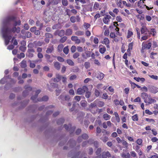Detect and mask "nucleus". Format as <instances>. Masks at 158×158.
Masks as SVG:
<instances>
[{"label": "nucleus", "mask_w": 158, "mask_h": 158, "mask_svg": "<svg viewBox=\"0 0 158 158\" xmlns=\"http://www.w3.org/2000/svg\"><path fill=\"white\" fill-rule=\"evenodd\" d=\"M20 20L16 22L12 16L8 17L2 20L1 32L6 45L9 44L13 33L15 32L18 33L20 31L19 27L16 28L15 27L20 25Z\"/></svg>", "instance_id": "1"}, {"label": "nucleus", "mask_w": 158, "mask_h": 158, "mask_svg": "<svg viewBox=\"0 0 158 158\" xmlns=\"http://www.w3.org/2000/svg\"><path fill=\"white\" fill-rule=\"evenodd\" d=\"M141 96L144 99V102L146 103V105L156 102L155 99L151 98L150 96H148L146 93H142Z\"/></svg>", "instance_id": "2"}, {"label": "nucleus", "mask_w": 158, "mask_h": 158, "mask_svg": "<svg viewBox=\"0 0 158 158\" xmlns=\"http://www.w3.org/2000/svg\"><path fill=\"white\" fill-rule=\"evenodd\" d=\"M88 90V88L85 86H83L81 88H79L77 90V94L79 95H82L85 92Z\"/></svg>", "instance_id": "3"}, {"label": "nucleus", "mask_w": 158, "mask_h": 158, "mask_svg": "<svg viewBox=\"0 0 158 158\" xmlns=\"http://www.w3.org/2000/svg\"><path fill=\"white\" fill-rule=\"evenodd\" d=\"M10 80L11 82L13 83H15L16 81L12 79H9L8 76H5L3 78H2L0 81V84H4L6 81V79Z\"/></svg>", "instance_id": "4"}, {"label": "nucleus", "mask_w": 158, "mask_h": 158, "mask_svg": "<svg viewBox=\"0 0 158 158\" xmlns=\"http://www.w3.org/2000/svg\"><path fill=\"white\" fill-rule=\"evenodd\" d=\"M111 18V17L110 15L105 16L103 18V23L106 24H108Z\"/></svg>", "instance_id": "5"}, {"label": "nucleus", "mask_w": 158, "mask_h": 158, "mask_svg": "<svg viewBox=\"0 0 158 158\" xmlns=\"http://www.w3.org/2000/svg\"><path fill=\"white\" fill-rule=\"evenodd\" d=\"M59 99H61L62 101L64 100L68 101L70 99V97L69 95L64 96L63 95H61L59 97Z\"/></svg>", "instance_id": "6"}, {"label": "nucleus", "mask_w": 158, "mask_h": 158, "mask_svg": "<svg viewBox=\"0 0 158 158\" xmlns=\"http://www.w3.org/2000/svg\"><path fill=\"white\" fill-rule=\"evenodd\" d=\"M45 56L47 59L48 62L50 63H52V62L54 60L53 58L54 57L53 56H51L50 55L48 54H46Z\"/></svg>", "instance_id": "7"}, {"label": "nucleus", "mask_w": 158, "mask_h": 158, "mask_svg": "<svg viewBox=\"0 0 158 158\" xmlns=\"http://www.w3.org/2000/svg\"><path fill=\"white\" fill-rule=\"evenodd\" d=\"M71 40L74 41L76 44H79L81 42V40L79 39L78 37L76 36H72L71 38Z\"/></svg>", "instance_id": "8"}, {"label": "nucleus", "mask_w": 158, "mask_h": 158, "mask_svg": "<svg viewBox=\"0 0 158 158\" xmlns=\"http://www.w3.org/2000/svg\"><path fill=\"white\" fill-rule=\"evenodd\" d=\"M62 76L59 74H57L56 75V77L53 80L54 82H59L62 79Z\"/></svg>", "instance_id": "9"}, {"label": "nucleus", "mask_w": 158, "mask_h": 158, "mask_svg": "<svg viewBox=\"0 0 158 158\" xmlns=\"http://www.w3.org/2000/svg\"><path fill=\"white\" fill-rule=\"evenodd\" d=\"M106 51V49L104 46L102 45L99 46V52L101 54H104Z\"/></svg>", "instance_id": "10"}, {"label": "nucleus", "mask_w": 158, "mask_h": 158, "mask_svg": "<svg viewBox=\"0 0 158 158\" xmlns=\"http://www.w3.org/2000/svg\"><path fill=\"white\" fill-rule=\"evenodd\" d=\"M102 43L103 44H105L107 48H110V41L108 38H104L103 40V41L102 42Z\"/></svg>", "instance_id": "11"}, {"label": "nucleus", "mask_w": 158, "mask_h": 158, "mask_svg": "<svg viewBox=\"0 0 158 158\" xmlns=\"http://www.w3.org/2000/svg\"><path fill=\"white\" fill-rule=\"evenodd\" d=\"M40 92V90H38L36 92L35 95L34 96H33L31 97V99L34 102H36L37 101L36 98L38 96V94Z\"/></svg>", "instance_id": "12"}, {"label": "nucleus", "mask_w": 158, "mask_h": 158, "mask_svg": "<svg viewBox=\"0 0 158 158\" xmlns=\"http://www.w3.org/2000/svg\"><path fill=\"white\" fill-rule=\"evenodd\" d=\"M150 91L153 93H156L158 92V88L154 86H151L150 87Z\"/></svg>", "instance_id": "13"}, {"label": "nucleus", "mask_w": 158, "mask_h": 158, "mask_svg": "<svg viewBox=\"0 0 158 158\" xmlns=\"http://www.w3.org/2000/svg\"><path fill=\"white\" fill-rule=\"evenodd\" d=\"M64 31L63 30H61L60 31H57L55 33L60 36H62L64 35Z\"/></svg>", "instance_id": "14"}, {"label": "nucleus", "mask_w": 158, "mask_h": 158, "mask_svg": "<svg viewBox=\"0 0 158 158\" xmlns=\"http://www.w3.org/2000/svg\"><path fill=\"white\" fill-rule=\"evenodd\" d=\"M147 29L145 25H142V27L140 29V31L141 34L145 33L147 31Z\"/></svg>", "instance_id": "15"}, {"label": "nucleus", "mask_w": 158, "mask_h": 158, "mask_svg": "<svg viewBox=\"0 0 158 158\" xmlns=\"http://www.w3.org/2000/svg\"><path fill=\"white\" fill-rule=\"evenodd\" d=\"M149 34L152 35L153 36H155L156 35V30L154 28H152L149 31Z\"/></svg>", "instance_id": "16"}, {"label": "nucleus", "mask_w": 158, "mask_h": 158, "mask_svg": "<svg viewBox=\"0 0 158 158\" xmlns=\"http://www.w3.org/2000/svg\"><path fill=\"white\" fill-rule=\"evenodd\" d=\"M123 1L122 0H117V5L118 6L122 8L123 7Z\"/></svg>", "instance_id": "17"}, {"label": "nucleus", "mask_w": 158, "mask_h": 158, "mask_svg": "<svg viewBox=\"0 0 158 158\" xmlns=\"http://www.w3.org/2000/svg\"><path fill=\"white\" fill-rule=\"evenodd\" d=\"M104 155H106L107 157H110V154L108 152H103L102 155V158H106V157L104 156Z\"/></svg>", "instance_id": "18"}, {"label": "nucleus", "mask_w": 158, "mask_h": 158, "mask_svg": "<svg viewBox=\"0 0 158 158\" xmlns=\"http://www.w3.org/2000/svg\"><path fill=\"white\" fill-rule=\"evenodd\" d=\"M103 117L105 120H108L110 119L111 116L107 114H103Z\"/></svg>", "instance_id": "19"}, {"label": "nucleus", "mask_w": 158, "mask_h": 158, "mask_svg": "<svg viewBox=\"0 0 158 158\" xmlns=\"http://www.w3.org/2000/svg\"><path fill=\"white\" fill-rule=\"evenodd\" d=\"M54 66L57 70H59L60 68V64L58 62H55L54 63Z\"/></svg>", "instance_id": "20"}, {"label": "nucleus", "mask_w": 158, "mask_h": 158, "mask_svg": "<svg viewBox=\"0 0 158 158\" xmlns=\"http://www.w3.org/2000/svg\"><path fill=\"white\" fill-rule=\"evenodd\" d=\"M104 75L103 73H98L97 78L100 80H102L104 77Z\"/></svg>", "instance_id": "21"}, {"label": "nucleus", "mask_w": 158, "mask_h": 158, "mask_svg": "<svg viewBox=\"0 0 158 158\" xmlns=\"http://www.w3.org/2000/svg\"><path fill=\"white\" fill-rule=\"evenodd\" d=\"M114 114L115 116L116 121L118 123H119L120 121V119L118 113L117 112H115Z\"/></svg>", "instance_id": "22"}, {"label": "nucleus", "mask_w": 158, "mask_h": 158, "mask_svg": "<svg viewBox=\"0 0 158 158\" xmlns=\"http://www.w3.org/2000/svg\"><path fill=\"white\" fill-rule=\"evenodd\" d=\"M72 30L70 29H67L66 31L65 35H70L72 33Z\"/></svg>", "instance_id": "23"}, {"label": "nucleus", "mask_w": 158, "mask_h": 158, "mask_svg": "<svg viewBox=\"0 0 158 158\" xmlns=\"http://www.w3.org/2000/svg\"><path fill=\"white\" fill-rule=\"evenodd\" d=\"M121 143H122L123 145V146L124 148H127L128 143L126 141L124 140H123L122 141Z\"/></svg>", "instance_id": "24"}, {"label": "nucleus", "mask_w": 158, "mask_h": 158, "mask_svg": "<svg viewBox=\"0 0 158 158\" xmlns=\"http://www.w3.org/2000/svg\"><path fill=\"white\" fill-rule=\"evenodd\" d=\"M29 62H30V67L32 68H35V62L33 61H32L31 60H29Z\"/></svg>", "instance_id": "25"}, {"label": "nucleus", "mask_w": 158, "mask_h": 158, "mask_svg": "<svg viewBox=\"0 0 158 158\" xmlns=\"http://www.w3.org/2000/svg\"><path fill=\"white\" fill-rule=\"evenodd\" d=\"M133 35V32L130 30H128L127 31V37L129 38L131 37Z\"/></svg>", "instance_id": "26"}, {"label": "nucleus", "mask_w": 158, "mask_h": 158, "mask_svg": "<svg viewBox=\"0 0 158 158\" xmlns=\"http://www.w3.org/2000/svg\"><path fill=\"white\" fill-rule=\"evenodd\" d=\"M67 63L69 65L73 66L74 65V63L73 61L70 59H68L67 60Z\"/></svg>", "instance_id": "27"}, {"label": "nucleus", "mask_w": 158, "mask_h": 158, "mask_svg": "<svg viewBox=\"0 0 158 158\" xmlns=\"http://www.w3.org/2000/svg\"><path fill=\"white\" fill-rule=\"evenodd\" d=\"M84 32L82 31H78L75 33L76 35L80 36L83 35L84 34Z\"/></svg>", "instance_id": "28"}, {"label": "nucleus", "mask_w": 158, "mask_h": 158, "mask_svg": "<svg viewBox=\"0 0 158 158\" xmlns=\"http://www.w3.org/2000/svg\"><path fill=\"white\" fill-rule=\"evenodd\" d=\"M26 62L25 61L23 60L21 63V66L22 68H25L26 67Z\"/></svg>", "instance_id": "29"}, {"label": "nucleus", "mask_w": 158, "mask_h": 158, "mask_svg": "<svg viewBox=\"0 0 158 158\" xmlns=\"http://www.w3.org/2000/svg\"><path fill=\"white\" fill-rule=\"evenodd\" d=\"M81 104L82 107H85L86 106L87 102L84 100H82L81 102Z\"/></svg>", "instance_id": "30"}, {"label": "nucleus", "mask_w": 158, "mask_h": 158, "mask_svg": "<svg viewBox=\"0 0 158 158\" xmlns=\"http://www.w3.org/2000/svg\"><path fill=\"white\" fill-rule=\"evenodd\" d=\"M63 52L66 54L69 53V49L68 46L65 47L63 50Z\"/></svg>", "instance_id": "31"}, {"label": "nucleus", "mask_w": 158, "mask_h": 158, "mask_svg": "<svg viewBox=\"0 0 158 158\" xmlns=\"http://www.w3.org/2000/svg\"><path fill=\"white\" fill-rule=\"evenodd\" d=\"M132 119L134 121H138V118L137 114H136L134 115H133L132 117Z\"/></svg>", "instance_id": "32"}, {"label": "nucleus", "mask_w": 158, "mask_h": 158, "mask_svg": "<svg viewBox=\"0 0 158 158\" xmlns=\"http://www.w3.org/2000/svg\"><path fill=\"white\" fill-rule=\"evenodd\" d=\"M133 149L136 151V152L140 150L139 146L137 145H136L135 146H133Z\"/></svg>", "instance_id": "33"}, {"label": "nucleus", "mask_w": 158, "mask_h": 158, "mask_svg": "<svg viewBox=\"0 0 158 158\" xmlns=\"http://www.w3.org/2000/svg\"><path fill=\"white\" fill-rule=\"evenodd\" d=\"M19 50L22 52H24L26 50V48L25 46H21L19 47Z\"/></svg>", "instance_id": "34"}, {"label": "nucleus", "mask_w": 158, "mask_h": 158, "mask_svg": "<svg viewBox=\"0 0 158 158\" xmlns=\"http://www.w3.org/2000/svg\"><path fill=\"white\" fill-rule=\"evenodd\" d=\"M62 3L64 6H66L68 5L67 0H62Z\"/></svg>", "instance_id": "35"}, {"label": "nucleus", "mask_w": 158, "mask_h": 158, "mask_svg": "<svg viewBox=\"0 0 158 158\" xmlns=\"http://www.w3.org/2000/svg\"><path fill=\"white\" fill-rule=\"evenodd\" d=\"M99 107H102L104 105V103L102 101H99L98 102L97 105Z\"/></svg>", "instance_id": "36"}, {"label": "nucleus", "mask_w": 158, "mask_h": 158, "mask_svg": "<svg viewBox=\"0 0 158 158\" xmlns=\"http://www.w3.org/2000/svg\"><path fill=\"white\" fill-rule=\"evenodd\" d=\"M83 26L86 29H87L90 26V25L88 23H84Z\"/></svg>", "instance_id": "37"}, {"label": "nucleus", "mask_w": 158, "mask_h": 158, "mask_svg": "<svg viewBox=\"0 0 158 158\" xmlns=\"http://www.w3.org/2000/svg\"><path fill=\"white\" fill-rule=\"evenodd\" d=\"M100 4L97 2H95L94 5V8L96 9H97L99 6Z\"/></svg>", "instance_id": "38"}, {"label": "nucleus", "mask_w": 158, "mask_h": 158, "mask_svg": "<svg viewBox=\"0 0 158 158\" xmlns=\"http://www.w3.org/2000/svg\"><path fill=\"white\" fill-rule=\"evenodd\" d=\"M53 50V48L52 47H50V48H48L46 51V52L48 53H51Z\"/></svg>", "instance_id": "39"}, {"label": "nucleus", "mask_w": 158, "mask_h": 158, "mask_svg": "<svg viewBox=\"0 0 158 158\" xmlns=\"http://www.w3.org/2000/svg\"><path fill=\"white\" fill-rule=\"evenodd\" d=\"M145 120L146 121L149 122H151L152 123H154V122H155V120L152 118H146L145 119Z\"/></svg>", "instance_id": "40"}, {"label": "nucleus", "mask_w": 158, "mask_h": 158, "mask_svg": "<svg viewBox=\"0 0 158 158\" xmlns=\"http://www.w3.org/2000/svg\"><path fill=\"white\" fill-rule=\"evenodd\" d=\"M77 49V48L75 46L73 45L72 46L71 48V51L73 53Z\"/></svg>", "instance_id": "41"}, {"label": "nucleus", "mask_w": 158, "mask_h": 158, "mask_svg": "<svg viewBox=\"0 0 158 158\" xmlns=\"http://www.w3.org/2000/svg\"><path fill=\"white\" fill-rule=\"evenodd\" d=\"M149 76L152 79L155 80H157L158 79V76L156 75H149Z\"/></svg>", "instance_id": "42"}, {"label": "nucleus", "mask_w": 158, "mask_h": 158, "mask_svg": "<svg viewBox=\"0 0 158 158\" xmlns=\"http://www.w3.org/2000/svg\"><path fill=\"white\" fill-rule=\"evenodd\" d=\"M84 66L86 69H88L90 66V63L88 62H85V63Z\"/></svg>", "instance_id": "43"}, {"label": "nucleus", "mask_w": 158, "mask_h": 158, "mask_svg": "<svg viewBox=\"0 0 158 158\" xmlns=\"http://www.w3.org/2000/svg\"><path fill=\"white\" fill-rule=\"evenodd\" d=\"M142 142V140L140 139H139L136 140V143L139 145H141Z\"/></svg>", "instance_id": "44"}, {"label": "nucleus", "mask_w": 158, "mask_h": 158, "mask_svg": "<svg viewBox=\"0 0 158 158\" xmlns=\"http://www.w3.org/2000/svg\"><path fill=\"white\" fill-rule=\"evenodd\" d=\"M63 47L64 46L62 44H60L58 46V50L59 51H61Z\"/></svg>", "instance_id": "45"}, {"label": "nucleus", "mask_w": 158, "mask_h": 158, "mask_svg": "<svg viewBox=\"0 0 158 158\" xmlns=\"http://www.w3.org/2000/svg\"><path fill=\"white\" fill-rule=\"evenodd\" d=\"M116 20L119 22H121L122 21V18H121V17L120 16H118L116 17Z\"/></svg>", "instance_id": "46"}, {"label": "nucleus", "mask_w": 158, "mask_h": 158, "mask_svg": "<svg viewBox=\"0 0 158 158\" xmlns=\"http://www.w3.org/2000/svg\"><path fill=\"white\" fill-rule=\"evenodd\" d=\"M14 39H15V38L14 37H13L12 38V40L11 41V43H12V42L14 41V43H13L14 45H15V46L17 45L18 44V43H17V41L16 40H15Z\"/></svg>", "instance_id": "47"}, {"label": "nucleus", "mask_w": 158, "mask_h": 158, "mask_svg": "<svg viewBox=\"0 0 158 158\" xmlns=\"http://www.w3.org/2000/svg\"><path fill=\"white\" fill-rule=\"evenodd\" d=\"M76 18L74 16H72L70 18L71 21L73 23H74L76 21Z\"/></svg>", "instance_id": "48"}, {"label": "nucleus", "mask_w": 158, "mask_h": 158, "mask_svg": "<svg viewBox=\"0 0 158 158\" xmlns=\"http://www.w3.org/2000/svg\"><path fill=\"white\" fill-rule=\"evenodd\" d=\"M144 3V2L143 1H139L138 2V6L142 8V6H141V4Z\"/></svg>", "instance_id": "49"}, {"label": "nucleus", "mask_w": 158, "mask_h": 158, "mask_svg": "<svg viewBox=\"0 0 158 158\" xmlns=\"http://www.w3.org/2000/svg\"><path fill=\"white\" fill-rule=\"evenodd\" d=\"M80 55L79 53L78 52H76L74 54L73 57L74 59L77 58Z\"/></svg>", "instance_id": "50"}, {"label": "nucleus", "mask_w": 158, "mask_h": 158, "mask_svg": "<svg viewBox=\"0 0 158 158\" xmlns=\"http://www.w3.org/2000/svg\"><path fill=\"white\" fill-rule=\"evenodd\" d=\"M152 148V146L151 145H149L148 146L147 148L146 149V151H147V152L148 153L149 152L150 150Z\"/></svg>", "instance_id": "51"}, {"label": "nucleus", "mask_w": 158, "mask_h": 158, "mask_svg": "<svg viewBox=\"0 0 158 158\" xmlns=\"http://www.w3.org/2000/svg\"><path fill=\"white\" fill-rule=\"evenodd\" d=\"M122 156L126 158H130V155L129 153H127L126 155H125L124 156H123V154Z\"/></svg>", "instance_id": "52"}, {"label": "nucleus", "mask_w": 158, "mask_h": 158, "mask_svg": "<svg viewBox=\"0 0 158 158\" xmlns=\"http://www.w3.org/2000/svg\"><path fill=\"white\" fill-rule=\"evenodd\" d=\"M131 156L133 157H135L136 156V153L133 151H131L130 152Z\"/></svg>", "instance_id": "53"}, {"label": "nucleus", "mask_w": 158, "mask_h": 158, "mask_svg": "<svg viewBox=\"0 0 158 158\" xmlns=\"http://www.w3.org/2000/svg\"><path fill=\"white\" fill-rule=\"evenodd\" d=\"M77 51L79 52H81L83 51V49L80 46H78L77 48Z\"/></svg>", "instance_id": "54"}, {"label": "nucleus", "mask_w": 158, "mask_h": 158, "mask_svg": "<svg viewBox=\"0 0 158 158\" xmlns=\"http://www.w3.org/2000/svg\"><path fill=\"white\" fill-rule=\"evenodd\" d=\"M149 158H158V155L156 153H154L153 155Z\"/></svg>", "instance_id": "55"}, {"label": "nucleus", "mask_w": 158, "mask_h": 158, "mask_svg": "<svg viewBox=\"0 0 158 158\" xmlns=\"http://www.w3.org/2000/svg\"><path fill=\"white\" fill-rule=\"evenodd\" d=\"M67 38L66 36H64L60 40V42L61 43L64 42L67 40Z\"/></svg>", "instance_id": "56"}, {"label": "nucleus", "mask_w": 158, "mask_h": 158, "mask_svg": "<svg viewBox=\"0 0 158 158\" xmlns=\"http://www.w3.org/2000/svg\"><path fill=\"white\" fill-rule=\"evenodd\" d=\"M152 132V134H153V135L154 136H156L157 135V131H156V130L155 129H152V130H151Z\"/></svg>", "instance_id": "57"}, {"label": "nucleus", "mask_w": 158, "mask_h": 158, "mask_svg": "<svg viewBox=\"0 0 158 158\" xmlns=\"http://www.w3.org/2000/svg\"><path fill=\"white\" fill-rule=\"evenodd\" d=\"M94 62L95 64L97 65L100 66L101 65L100 62L97 60H95L94 61Z\"/></svg>", "instance_id": "58"}, {"label": "nucleus", "mask_w": 158, "mask_h": 158, "mask_svg": "<svg viewBox=\"0 0 158 158\" xmlns=\"http://www.w3.org/2000/svg\"><path fill=\"white\" fill-rule=\"evenodd\" d=\"M137 152L138 153V154H139V158H143V157H141V156L143 154V152H142V151L140 149Z\"/></svg>", "instance_id": "59"}, {"label": "nucleus", "mask_w": 158, "mask_h": 158, "mask_svg": "<svg viewBox=\"0 0 158 158\" xmlns=\"http://www.w3.org/2000/svg\"><path fill=\"white\" fill-rule=\"evenodd\" d=\"M145 18L146 20L148 22L151 21V20H152V18L149 15H146Z\"/></svg>", "instance_id": "60"}, {"label": "nucleus", "mask_w": 158, "mask_h": 158, "mask_svg": "<svg viewBox=\"0 0 158 158\" xmlns=\"http://www.w3.org/2000/svg\"><path fill=\"white\" fill-rule=\"evenodd\" d=\"M48 99V97L47 96H44L42 98L41 101H46Z\"/></svg>", "instance_id": "61"}, {"label": "nucleus", "mask_w": 158, "mask_h": 158, "mask_svg": "<svg viewBox=\"0 0 158 158\" xmlns=\"http://www.w3.org/2000/svg\"><path fill=\"white\" fill-rule=\"evenodd\" d=\"M62 81L64 83H65L67 81V78L65 76H62Z\"/></svg>", "instance_id": "62"}, {"label": "nucleus", "mask_w": 158, "mask_h": 158, "mask_svg": "<svg viewBox=\"0 0 158 158\" xmlns=\"http://www.w3.org/2000/svg\"><path fill=\"white\" fill-rule=\"evenodd\" d=\"M145 113L149 115H152V114L153 113L149 111L148 110H146L145 111Z\"/></svg>", "instance_id": "63"}, {"label": "nucleus", "mask_w": 158, "mask_h": 158, "mask_svg": "<svg viewBox=\"0 0 158 158\" xmlns=\"http://www.w3.org/2000/svg\"><path fill=\"white\" fill-rule=\"evenodd\" d=\"M158 140V139L156 137H153L151 139V141L152 142H157Z\"/></svg>", "instance_id": "64"}]
</instances>
